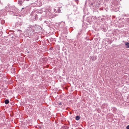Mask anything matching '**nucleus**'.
<instances>
[{
	"instance_id": "f257e3e1",
	"label": "nucleus",
	"mask_w": 129,
	"mask_h": 129,
	"mask_svg": "<svg viewBox=\"0 0 129 129\" xmlns=\"http://www.w3.org/2000/svg\"><path fill=\"white\" fill-rule=\"evenodd\" d=\"M29 29L30 31H28V35L30 36H33L35 33V31L34 30V29H32L31 28H30Z\"/></svg>"
},
{
	"instance_id": "f03ea898",
	"label": "nucleus",
	"mask_w": 129,
	"mask_h": 129,
	"mask_svg": "<svg viewBox=\"0 0 129 129\" xmlns=\"http://www.w3.org/2000/svg\"><path fill=\"white\" fill-rule=\"evenodd\" d=\"M101 0H95V2H93V3H91V5L92 6L93 5V6L94 5L95 6V3L96 2V3H98V2H100L101 1Z\"/></svg>"
},
{
	"instance_id": "7ed1b4c3",
	"label": "nucleus",
	"mask_w": 129,
	"mask_h": 129,
	"mask_svg": "<svg viewBox=\"0 0 129 129\" xmlns=\"http://www.w3.org/2000/svg\"><path fill=\"white\" fill-rule=\"evenodd\" d=\"M54 10L55 13H60L61 11L60 9H54Z\"/></svg>"
},
{
	"instance_id": "20e7f679",
	"label": "nucleus",
	"mask_w": 129,
	"mask_h": 129,
	"mask_svg": "<svg viewBox=\"0 0 129 129\" xmlns=\"http://www.w3.org/2000/svg\"><path fill=\"white\" fill-rule=\"evenodd\" d=\"M34 17V19L36 20L38 18L37 16V14H34V15H32Z\"/></svg>"
},
{
	"instance_id": "39448f33",
	"label": "nucleus",
	"mask_w": 129,
	"mask_h": 129,
	"mask_svg": "<svg viewBox=\"0 0 129 129\" xmlns=\"http://www.w3.org/2000/svg\"><path fill=\"white\" fill-rule=\"evenodd\" d=\"M92 21L95 20L96 19V17L95 16H93L91 18Z\"/></svg>"
},
{
	"instance_id": "423d86ee",
	"label": "nucleus",
	"mask_w": 129,
	"mask_h": 129,
	"mask_svg": "<svg viewBox=\"0 0 129 129\" xmlns=\"http://www.w3.org/2000/svg\"><path fill=\"white\" fill-rule=\"evenodd\" d=\"M125 45L127 48H129V43L126 42L125 43Z\"/></svg>"
},
{
	"instance_id": "0eeeda50",
	"label": "nucleus",
	"mask_w": 129,
	"mask_h": 129,
	"mask_svg": "<svg viewBox=\"0 0 129 129\" xmlns=\"http://www.w3.org/2000/svg\"><path fill=\"white\" fill-rule=\"evenodd\" d=\"M80 118V117L79 116H76L75 118V119L76 120H79Z\"/></svg>"
},
{
	"instance_id": "6e6552de",
	"label": "nucleus",
	"mask_w": 129,
	"mask_h": 129,
	"mask_svg": "<svg viewBox=\"0 0 129 129\" xmlns=\"http://www.w3.org/2000/svg\"><path fill=\"white\" fill-rule=\"evenodd\" d=\"M5 103L6 104H8L9 103V101L8 99H6L5 101Z\"/></svg>"
},
{
	"instance_id": "1a4fd4ad",
	"label": "nucleus",
	"mask_w": 129,
	"mask_h": 129,
	"mask_svg": "<svg viewBox=\"0 0 129 129\" xmlns=\"http://www.w3.org/2000/svg\"><path fill=\"white\" fill-rule=\"evenodd\" d=\"M18 4H19V5L21 6L22 5V1H18Z\"/></svg>"
},
{
	"instance_id": "9d476101",
	"label": "nucleus",
	"mask_w": 129,
	"mask_h": 129,
	"mask_svg": "<svg viewBox=\"0 0 129 129\" xmlns=\"http://www.w3.org/2000/svg\"><path fill=\"white\" fill-rule=\"evenodd\" d=\"M118 9H112V10L114 11L117 12L118 11Z\"/></svg>"
},
{
	"instance_id": "9b49d317",
	"label": "nucleus",
	"mask_w": 129,
	"mask_h": 129,
	"mask_svg": "<svg viewBox=\"0 0 129 129\" xmlns=\"http://www.w3.org/2000/svg\"><path fill=\"white\" fill-rule=\"evenodd\" d=\"M82 31V30H81V31H80V32L79 33H78V37H79L81 36V34L82 33L81 32Z\"/></svg>"
},
{
	"instance_id": "f8f14e48",
	"label": "nucleus",
	"mask_w": 129,
	"mask_h": 129,
	"mask_svg": "<svg viewBox=\"0 0 129 129\" xmlns=\"http://www.w3.org/2000/svg\"><path fill=\"white\" fill-rule=\"evenodd\" d=\"M8 7H7L11 8L14 7L13 6H11V5L10 4H8Z\"/></svg>"
},
{
	"instance_id": "ddd939ff",
	"label": "nucleus",
	"mask_w": 129,
	"mask_h": 129,
	"mask_svg": "<svg viewBox=\"0 0 129 129\" xmlns=\"http://www.w3.org/2000/svg\"><path fill=\"white\" fill-rule=\"evenodd\" d=\"M91 59L93 60H95V59H94V56H93L92 57Z\"/></svg>"
},
{
	"instance_id": "4468645a",
	"label": "nucleus",
	"mask_w": 129,
	"mask_h": 129,
	"mask_svg": "<svg viewBox=\"0 0 129 129\" xmlns=\"http://www.w3.org/2000/svg\"><path fill=\"white\" fill-rule=\"evenodd\" d=\"M126 128L127 129H129V125L126 126Z\"/></svg>"
},
{
	"instance_id": "2eb2a0df",
	"label": "nucleus",
	"mask_w": 129,
	"mask_h": 129,
	"mask_svg": "<svg viewBox=\"0 0 129 129\" xmlns=\"http://www.w3.org/2000/svg\"><path fill=\"white\" fill-rule=\"evenodd\" d=\"M113 109H114L115 110H116V108L115 107L113 108Z\"/></svg>"
},
{
	"instance_id": "dca6fc26",
	"label": "nucleus",
	"mask_w": 129,
	"mask_h": 129,
	"mask_svg": "<svg viewBox=\"0 0 129 129\" xmlns=\"http://www.w3.org/2000/svg\"><path fill=\"white\" fill-rule=\"evenodd\" d=\"M59 104L60 105H62V103H59Z\"/></svg>"
},
{
	"instance_id": "f3484780",
	"label": "nucleus",
	"mask_w": 129,
	"mask_h": 129,
	"mask_svg": "<svg viewBox=\"0 0 129 129\" xmlns=\"http://www.w3.org/2000/svg\"><path fill=\"white\" fill-rule=\"evenodd\" d=\"M104 19V18H102L101 19V20L102 21H103Z\"/></svg>"
},
{
	"instance_id": "a211bd4d",
	"label": "nucleus",
	"mask_w": 129,
	"mask_h": 129,
	"mask_svg": "<svg viewBox=\"0 0 129 129\" xmlns=\"http://www.w3.org/2000/svg\"><path fill=\"white\" fill-rule=\"evenodd\" d=\"M85 9H84V10H83V11H84V12H85Z\"/></svg>"
},
{
	"instance_id": "6ab92c4d",
	"label": "nucleus",
	"mask_w": 129,
	"mask_h": 129,
	"mask_svg": "<svg viewBox=\"0 0 129 129\" xmlns=\"http://www.w3.org/2000/svg\"><path fill=\"white\" fill-rule=\"evenodd\" d=\"M61 7H58V8H61Z\"/></svg>"
},
{
	"instance_id": "aec40b11",
	"label": "nucleus",
	"mask_w": 129,
	"mask_h": 129,
	"mask_svg": "<svg viewBox=\"0 0 129 129\" xmlns=\"http://www.w3.org/2000/svg\"><path fill=\"white\" fill-rule=\"evenodd\" d=\"M101 8H100V10H102V9L101 10Z\"/></svg>"
},
{
	"instance_id": "412c9836",
	"label": "nucleus",
	"mask_w": 129,
	"mask_h": 129,
	"mask_svg": "<svg viewBox=\"0 0 129 129\" xmlns=\"http://www.w3.org/2000/svg\"><path fill=\"white\" fill-rule=\"evenodd\" d=\"M26 0L27 1H28L29 0Z\"/></svg>"
},
{
	"instance_id": "4be33fe9",
	"label": "nucleus",
	"mask_w": 129,
	"mask_h": 129,
	"mask_svg": "<svg viewBox=\"0 0 129 129\" xmlns=\"http://www.w3.org/2000/svg\"><path fill=\"white\" fill-rule=\"evenodd\" d=\"M2 21H3V22H4V20H2Z\"/></svg>"
},
{
	"instance_id": "5701e85b",
	"label": "nucleus",
	"mask_w": 129,
	"mask_h": 129,
	"mask_svg": "<svg viewBox=\"0 0 129 129\" xmlns=\"http://www.w3.org/2000/svg\"><path fill=\"white\" fill-rule=\"evenodd\" d=\"M32 13H31V15H32Z\"/></svg>"
}]
</instances>
